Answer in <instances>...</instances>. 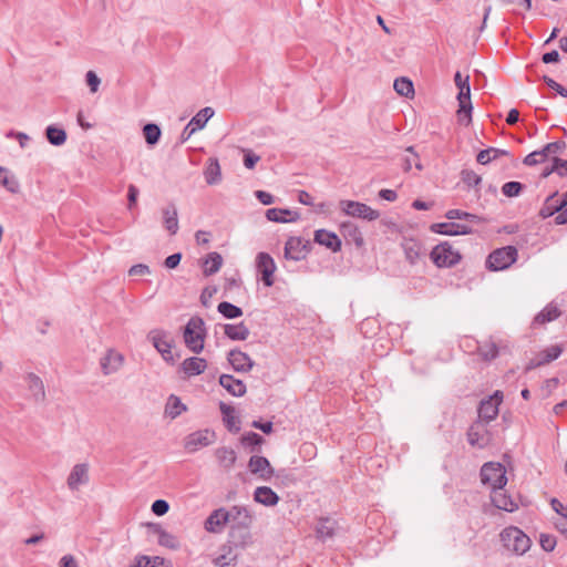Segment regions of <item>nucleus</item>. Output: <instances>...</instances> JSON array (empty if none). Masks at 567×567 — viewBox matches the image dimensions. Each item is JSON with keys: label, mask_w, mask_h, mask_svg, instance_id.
<instances>
[{"label": "nucleus", "mask_w": 567, "mask_h": 567, "mask_svg": "<svg viewBox=\"0 0 567 567\" xmlns=\"http://www.w3.org/2000/svg\"><path fill=\"white\" fill-rule=\"evenodd\" d=\"M205 321L200 317H192L184 329V342L186 347L196 354L204 350L206 338Z\"/></svg>", "instance_id": "1"}, {"label": "nucleus", "mask_w": 567, "mask_h": 567, "mask_svg": "<svg viewBox=\"0 0 567 567\" xmlns=\"http://www.w3.org/2000/svg\"><path fill=\"white\" fill-rule=\"evenodd\" d=\"M501 540L506 550L524 555L530 548L529 537L518 527L509 526L502 530Z\"/></svg>", "instance_id": "2"}, {"label": "nucleus", "mask_w": 567, "mask_h": 567, "mask_svg": "<svg viewBox=\"0 0 567 567\" xmlns=\"http://www.w3.org/2000/svg\"><path fill=\"white\" fill-rule=\"evenodd\" d=\"M518 251L514 246H505L492 251L486 258V268L501 271L511 267L517 260Z\"/></svg>", "instance_id": "3"}, {"label": "nucleus", "mask_w": 567, "mask_h": 567, "mask_svg": "<svg viewBox=\"0 0 567 567\" xmlns=\"http://www.w3.org/2000/svg\"><path fill=\"white\" fill-rule=\"evenodd\" d=\"M481 478L484 484H489L493 491H501L507 483L506 470L499 463H486L481 468Z\"/></svg>", "instance_id": "4"}, {"label": "nucleus", "mask_w": 567, "mask_h": 567, "mask_svg": "<svg viewBox=\"0 0 567 567\" xmlns=\"http://www.w3.org/2000/svg\"><path fill=\"white\" fill-rule=\"evenodd\" d=\"M430 258L440 268L453 267L461 260L458 251L454 250L452 245L447 241L436 245L431 254Z\"/></svg>", "instance_id": "5"}, {"label": "nucleus", "mask_w": 567, "mask_h": 567, "mask_svg": "<svg viewBox=\"0 0 567 567\" xmlns=\"http://www.w3.org/2000/svg\"><path fill=\"white\" fill-rule=\"evenodd\" d=\"M147 340L152 342L153 347L159 352L166 362L174 363L172 354L173 339L169 332L163 329H153L147 333Z\"/></svg>", "instance_id": "6"}, {"label": "nucleus", "mask_w": 567, "mask_h": 567, "mask_svg": "<svg viewBox=\"0 0 567 567\" xmlns=\"http://www.w3.org/2000/svg\"><path fill=\"white\" fill-rule=\"evenodd\" d=\"M216 441V433L210 429L198 430L189 433L184 439V449L188 453H195L203 447L212 445Z\"/></svg>", "instance_id": "7"}, {"label": "nucleus", "mask_w": 567, "mask_h": 567, "mask_svg": "<svg viewBox=\"0 0 567 567\" xmlns=\"http://www.w3.org/2000/svg\"><path fill=\"white\" fill-rule=\"evenodd\" d=\"M340 208L346 215L361 218L364 220H375L380 217V213L364 203L354 200H341Z\"/></svg>", "instance_id": "8"}, {"label": "nucleus", "mask_w": 567, "mask_h": 567, "mask_svg": "<svg viewBox=\"0 0 567 567\" xmlns=\"http://www.w3.org/2000/svg\"><path fill=\"white\" fill-rule=\"evenodd\" d=\"M248 468L251 474L258 475L264 481H269L275 475L278 478L286 476L285 470H280L275 473L274 467L265 456L252 455L248 462Z\"/></svg>", "instance_id": "9"}, {"label": "nucleus", "mask_w": 567, "mask_h": 567, "mask_svg": "<svg viewBox=\"0 0 567 567\" xmlns=\"http://www.w3.org/2000/svg\"><path fill=\"white\" fill-rule=\"evenodd\" d=\"M458 110L457 120L460 124L467 126L472 122L473 105L471 102V85L470 83L458 86Z\"/></svg>", "instance_id": "10"}, {"label": "nucleus", "mask_w": 567, "mask_h": 567, "mask_svg": "<svg viewBox=\"0 0 567 567\" xmlns=\"http://www.w3.org/2000/svg\"><path fill=\"white\" fill-rule=\"evenodd\" d=\"M214 114V109L206 106L194 115L181 134L182 143L186 142L195 132L204 128Z\"/></svg>", "instance_id": "11"}, {"label": "nucleus", "mask_w": 567, "mask_h": 567, "mask_svg": "<svg viewBox=\"0 0 567 567\" xmlns=\"http://www.w3.org/2000/svg\"><path fill=\"white\" fill-rule=\"evenodd\" d=\"M503 401V393L495 391L493 395L481 401L478 405V417L485 422H491L498 414L499 404Z\"/></svg>", "instance_id": "12"}, {"label": "nucleus", "mask_w": 567, "mask_h": 567, "mask_svg": "<svg viewBox=\"0 0 567 567\" xmlns=\"http://www.w3.org/2000/svg\"><path fill=\"white\" fill-rule=\"evenodd\" d=\"M231 520V513L224 507L214 509L204 523V527L208 533L219 534L225 526Z\"/></svg>", "instance_id": "13"}, {"label": "nucleus", "mask_w": 567, "mask_h": 567, "mask_svg": "<svg viewBox=\"0 0 567 567\" xmlns=\"http://www.w3.org/2000/svg\"><path fill=\"white\" fill-rule=\"evenodd\" d=\"M256 267L258 272L261 274L262 284L266 287H271L274 285V274L276 271L274 258L268 252H259L256 257Z\"/></svg>", "instance_id": "14"}, {"label": "nucleus", "mask_w": 567, "mask_h": 567, "mask_svg": "<svg viewBox=\"0 0 567 567\" xmlns=\"http://www.w3.org/2000/svg\"><path fill=\"white\" fill-rule=\"evenodd\" d=\"M430 230L435 234L446 236L470 235L473 228L467 224H460L455 221L435 223L430 226Z\"/></svg>", "instance_id": "15"}, {"label": "nucleus", "mask_w": 567, "mask_h": 567, "mask_svg": "<svg viewBox=\"0 0 567 567\" xmlns=\"http://www.w3.org/2000/svg\"><path fill=\"white\" fill-rule=\"evenodd\" d=\"M250 524L233 523L229 530V542L239 548H246L251 543Z\"/></svg>", "instance_id": "16"}, {"label": "nucleus", "mask_w": 567, "mask_h": 567, "mask_svg": "<svg viewBox=\"0 0 567 567\" xmlns=\"http://www.w3.org/2000/svg\"><path fill=\"white\" fill-rule=\"evenodd\" d=\"M309 241H305L301 237H289L285 245V258L299 261L307 255Z\"/></svg>", "instance_id": "17"}, {"label": "nucleus", "mask_w": 567, "mask_h": 567, "mask_svg": "<svg viewBox=\"0 0 567 567\" xmlns=\"http://www.w3.org/2000/svg\"><path fill=\"white\" fill-rule=\"evenodd\" d=\"M228 362L236 372L245 373L255 365L254 360L239 349H233L228 352Z\"/></svg>", "instance_id": "18"}, {"label": "nucleus", "mask_w": 567, "mask_h": 567, "mask_svg": "<svg viewBox=\"0 0 567 567\" xmlns=\"http://www.w3.org/2000/svg\"><path fill=\"white\" fill-rule=\"evenodd\" d=\"M89 482V465L86 463L75 464L68 477V487L76 491L81 485Z\"/></svg>", "instance_id": "19"}, {"label": "nucleus", "mask_w": 567, "mask_h": 567, "mask_svg": "<svg viewBox=\"0 0 567 567\" xmlns=\"http://www.w3.org/2000/svg\"><path fill=\"white\" fill-rule=\"evenodd\" d=\"M124 357L120 352L110 349L105 355L101 358V369L105 375L115 373L123 365Z\"/></svg>", "instance_id": "20"}, {"label": "nucleus", "mask_w": 567, "mask_h": 567, "mask_svg": "<svg viewBox=\"0 0 567 567\" xmlns=\"http://www.w3.org/2000/svg\"><path fill=\"white\" fill-rule=\"evenodd\" d=\"M313 240L316 244L320 246H324L333 252H337L341 249L342 243L338 235L333 231H329L327 229H318L315 231Z\"/></svg>", "instance_id": "21"}, {"label": "nucleus", "mask_w": 567, "mask_h": 567, "mask_svg": "<svg viewBox=\"0 0 567 567\" xmlns=\"http://www.w3.org/2000/svg\"><path fill=\"white\" fill-rule=\"evenodd\" d=\"M218 382L233 396H244L247 391L246 384L231 374H221Z\"/></svg>", "instance_id": "22"}, {"label": "nucleus", "mask_w": 567, "mask_h": 567, "mask_svg": "<svg viewBox=\"0 0 567 567\" xmlns=\"http://www.w3.org/2000/svg\"><path fill=\"white\" fill-rule=\"evenodd\" d=\"M24 381L31 398L35 402H43L45 400V390L41 378L34 373H28Z\"/></svg>", "instance_id": "23"}, {"label": "nucleus", "mask_w": 567, "mask_h": 567, "mask_svg": "<svg viewBox=\"0 0 567 567\" xmlns=\"http://www.w3.org/2000/svg\"><path fill=\"white\" fill-rule=\"evenodd\" d=\"M148 528L153 535L157 536V542L161 546L169 549H177L179 547L177 538L167 530L163 529L161 525L150 524Z\"/></svg>", "instance_id": "24"}, {"label": "nucleus", "mask_w": 567, "mask_h": 567, "mask_svg": "<svg viewBox=\"0 0 567 567\" xmlns=\"http://www.w3.org/2000/svg\"><path fill=\"white\" fill-rule=\"evenodd\" d=\"M207 368V361L204 358L190 357L185 359L181 364V370L186 377H195L203 373Z\"/></svg>", "instance_id": "25"}, {"label": "nucleus", "mask_w": 567, "mask_h": 567, "mask_svg": "<svg viewBox=\"0 0 567 567\" xmlns=\"http://www.w3.org/2000/svg\"><path fill=\"white\" fill-rule=\"evenodd\" d=\"M402 248L406 260L411 265H415L419 259L425 255V250L421 243L415 239H405L402 244Z\"/></svg>", "instance_id": "26"}, {"label": "nucleus", "mask_w": 567, "mask_h": 567, "mask_svg": "<svg viewBox=\"0 0 567 567\" xmlns=\"http://www.w3.org/2000/svg\"><path fill=\"white\" fill-rule=\"evenodd\" d=\"M266 217L275 223H292L299 219V213L287 208H269L266 212Z\"/></svg>", "instance_id": "27"}, {"label": "nucleus", "mask_w": 567, "mask_h": 567, "mask_svg": "<svg viewBox=\"0 0 567 567\" xmlns=\"http://www.w3.org/2000/svg\"><path fill=\"white\" fill-rule=\"evenodd\" d=\"M337 522L330 517H321L316 526L317 538L327 542L334 536Z\"/></svg>", "instance_id": "28"}, {"label": "nucleus", "mask_w": 567, "mask_h": 567, "mask_svg": "<svg viewBox=\"0 0 567 567\" xmlns=\"http://www.w3.org/2000/svg\"><path fill=\"white\" fill-rule=\"evenodd\" d=\"M224 333L233 341H245L248 339L250 331L244 322H239L224 324Z\"/></svg>", "instance_id": "29"}, {"label": "nucleus", "mask_w": 567, "mask_h": 567, "mask_svg": "<svg viewBox=\"0 0 567 567\" xmlns=\"http://www.w3.org/2000/svg\"><path fill=\"white\" fill-rule=\"evenodd\" d=\"M163 214V224L165 229L171 234L175 235L178 231V214L176 206L174 204H169L162 209Z\"/></svg>", "instance_id": "30"}, {"label": "nucleus", "mask_w": 567, "mask_h": 567, "mask_svg": "<svg viewBox=\"0 0 567 567\" xmlns=\"http://www.w3.org/2000/svg\"><path fill=\"white\" fill-rule=\"evenodd\" d=\"M204 177L208 185H217L221 182V169L216 157L208 158L204 169Z\"/></svg>", "instance_id": "31"}, {"label": "nucleus", "mask_w": 567, "mask_h": 567, "mask_svg": "<svg viewBox=\"0 0 567 567\" xmlns=\"http://www.w3.org/2000/svg\"><path fill=\"white\" fill-rule=\"evenodd\" d=\"M254 499L265 506H275L279 502V496L268 486H259L254 492Z\"/></svg>", "instance_id": "32"}, {"label": "nucleus", "mask_w": 567, "mask_h": 567, "mask_svg": "<svg viewBox=\"0 0 567 567\" xmlns=\"http://www.w3.org/2000/svg\"><path fill=\"white\" fill-rule=\"evenodd\" d=\"M215 456L219 465L229 471L233 468L237 461V454L231 447L221 446L215 450Z\"/></svg>", "instance_id": "33"}, {"label": "nucleus", "mask_w": 567, "mask_h": 567, "mask_svg": "<svg viewBox=\"0 0 567 567\" xmlns=\"http://www.w3.org/2000/svg\"><path fill=\"white\" fill-rule=\"evenodd\" d=\"M493 492L492 501L497 508L509 513L518 508L517 503L509 495H506L503 489H496Z\"/></svg>", "instance_id": "34"}, {"label": "nucleus", "mask_w": 567, "mask_h": 567, "mask_svg": "<svg viewBox=\"0 0 567 567\" xmlns=\"http://www.w3.org/2000/svg\"><path fill=\"white\" fill-rule=\"evenodd\" d=\"M219 409L227 430L233 433L239 432V420L235 416L234 408L224 402H220Z\"/></svg>", "instance_id": "35"}, {"label": "nucleus", "mask_w": 567, "mask_h": 567, "mask_svg": "<svg viewBox=\"0 0 567 567\" xmlns=\"http://www.w3.org/2000/svg\"><path fill=\"white\" fill-rule=\"evenodd\" d=\"M45 137L53 146H61L66 142V132L64 128L51 124L45 127Z\"/></svg>", "instance_id": "36"}, {"label": "nucleus", "mask_w": 567, "mask_h": 567, "mask_svg": "<svg viewBox=\"0 0 567 567\" xmlns=\"http://www.w3.org/2000/svg\"><path fill=\"white\" fill-rule=\"evenodd\" d=\"M560 316V310L557 306L549 303L542 311H539L534 318L533 324H544L551 322Z\"/></svg>", "instance_id": "37"}, {"label": "nucleus", "mask_w": 567, "mask_h": 567, "mask_svg": "<svg viewBox=\"0 0 567 567\" xmlns=\"http://www.w3.org/2000/svg\"><path fill=\"white\" fill-rule=\"evenodd\" d=\"M557 195L558 193L556 192L545 199L544 205L539 210V216L543 219L549 218L554 215H558L559 210H561V207L557 202Z\"/></svg>", "instance_id": "38"}, {"label": "nucleus", "mask_w": 567, "mask_h": 567, "mask_svg": "<svg viewBox=\"0 0 567 567\" xmlns=\"http://www.w3.org/2000/svg\"><path fill=\"white\" fill-rule=\"evenodd\" d=\"M223 265V257L220 254L214 251L209 252L204 260V275L205 276H212L216 274Z\"/></svg>", "instance_id": "39"}, {"label": "nucleus", "mask_w": 567, "mask_h": 567, "mask_svg": "<svg viewBox=\"0 0 567 567\" xmlns=\"http://www.w3.org/2000/svg\"><path fill=\"white\" fill-rule=\"evenodd\" d=\"M186 405L181 401L178 396L171 394L165 406V414L171 419H176L184 411H186Z\"/></svg>", "instance_id": "40"}, {"label": "nucleus", "mask_w": 567, "mask_h": 567, "mask_svg": "<svg viewBox=\"0 0 567 567\" xmlns=\"http://www.w3.org/2000/svg\"><path fill=\"white\" fill-rule=\"evenodd\" d=\"M217 311L226 319H236L243 316V309L228 301L219 302Z\"/></svg>", "instance_id": "41"}, {"label": "nucleus", "mask_w": 567, "mask_h": 567, "mask_svg": "<svg viewBox=\"0 0 567 567\" xmlns=\"http://www.w3.org/2000/svg\"><path fill=\"white\" fill-rule=\"evenodd\" d=\"M445 217L449 220L463 219L471 224H480L482 221L480 216L456 208L447 210Z\"/></svg>", "instance_id": "42"}, {"label": "nucleus", "mask_w": 567, "mask_h": 567, "mask_svg": "<svg viewBox=\"0 0 567 567\" xmlns=\"http://www.w3.org/2000/svg\"><path fill=\"white\" fill-rule=\"evenodd\" d=\"M491 154H494V158H498L501 156L508 155V152L506 150H501V148H496V147H488V148L482 150L478 152V154L476 156L477 163H480L481 165L488 164L489 162H492Z\"/></svg>", "instance_id": "43"}, {"label": "nucleus", "mask_w": 567, "mask_h": 567, "mask_svg": "<svg viewBox=\"0 0 567 567\" xmlns=\"http://www.w3.org/2000/svg\"><path fill=\"white\" fill-rule=\"evenodd\" d=\"M143 135L148 145L153 146L158 143L162 131L161 127L155 123H147L143 126Z\"/></svg>", "instance_id": "44"}, {"label": "nucleus", "mask_w": 567, "mask_h": 567, "mask_svg": "<svg viewBox=\"0 0 567 567\" xmlns=\"http://www.w3.org/2000/svg\"><path fill=\"white\" fill-rule=\"evenodd\" d=\"M264 441V437L256 432H247L240 437V444L244 447H250L251 451L259 450Z\"/></svg>", "instance_id": "45"}, {"label": "nucleus", "mask_w": 567, "mask_h": 567, "mask_svg": "<svg viewBox=\"0 0 567 567\" xmlns=\"http://www.w3.org/2000/svg\"><path fill=\"white\" fill-rule=\"evenodd\" d=\"M563 353V348L558 344L550 346L537 354V358L540 359V363L544 365L550 363L551 361L558 359Z\"/></svg>", "instance_id": "46"}, {"label": "nucleus", "mask_w": 567, "mask_h": 567, "mask_svg": "<svg viewBox=\"0 0 567 567\" xmlns=\"http://www.w3.org/2000/svg\"><path fill=\"white\" fill-rule=\"evenodd\" d=\"M228 513H231V520L234 523H246L251 524L252 516L249 509L245 506H233Z\"/></svg>", "instance_id": "47"}, {"label": "nucleus", "mask_w": 567, "mask_h": 567, "mask_svg": "<svg viewBox=\"0 0 567 567\" xmlns=\"http://www.w3.org/2000/svg\"><path fill=\"white\" fill-rule=\"evenodd\" d=\"M393 87L401 96L409 97L414 93L413 82L408 78H399L394 80Z\"/></svg>", "instance_id": "48"}, {"label": "nucleus", "mask_w": 567, "mask_h": 567, "mask_svg": "<svg viewBox=\"0 0 567 567\" xmlns=\"http://www.w3.org/2000/svg\"><path fill=\"white\" fill-rule=\"evenodd\" d=\"M341 229L344 236L350 237L355 246L360 247L363 245V237L359 228L352 223H343Z\"/></svg>", "instance_id": "49"}, {"label": "nucleus", "mask_w": 567, "mask_h": 567, "mask_svg": "<svg viewBox=\"0 0 567 567\" xmlns=\"http://www.w3.org/2000/svg\"><path fill=\"white\" fill-rule=\"evenodd\" d=\"M461 179L468 187H476L482 182V177L472 169H463L461 172Z\"/></svg>", "instance_id": "50"}, {"label": "nucleus", "mask_w": 567, "mask_h": 567, "mask_svg": "<svg viewBox=\"0 0 567 567\" xmlns=\"http://www.w3.org/2000/svg\"><path fill=\"white\" fill-rule=\"evenodd\" d=\"M406 152L411 153L413 155V159L409 156L403 158V169L405 172L411 171L412 166L414 165L419 171L423 168L422 164L419 161V155L414 151V146H409L405 150Z\"/></svg>", "instance_id": "51"}, {"label": "nucleus", "mask_w": 567, "mask_h": 567, "mask_svg": "<svg viewBox=\"0 0 567 567\" xmlns=\"http://www.w3.org/2000/svg\"><path fill=\"white\" fill-rule=\"evenodd\" d=\"M524 188V185L519 182H507L502 187V193L507 197L518 196Z\"/></svg>", "instance_id": "52"}, {"label": "nucleus", "mask_w": 567, "mask_h": 567, "mask_svg": "<svg viewBox=\"0 0 567 567\" xmlns=\"http://www.w3.org/2000/svg\"><path fill=\"white\" fill-rule=\"evenodd\" d=\"M566 147L565 142L563 141H556L546 144L540 151L544 154V157H548L550 154H557L560 153Z\"/></svg>", "instance_id": "53"}, {"label": "nucleus", "mask_w": 567, "mask_h": 567, "mask_svg": "<svg viewBox=\"0 0 567 567\" xmlns=\"http://www.w3.org/2000/svg\"><path fill=\"white\" fill-rule=\"evenodd\" d=\"M546 159L547 158L544 157L543 152L539 150L526 155L525 158L523 159V163L527 166H535L537 164L544 163Z\"/></svg>", "instance_id": "54"}, {"label": "nucleus", "mask_w": 567, "mask_h": 567, "mask_svg": "<svg viewBox=\"0 0 567 567\" xmlns=\"http://www.w3.org/2000/svg\"><path fill=\"white\" fill-rule=\"evenodd\" d=\"M0 184L12 194L18 193L20 188L19 182L13 176L9 177L8 173L3 174V177L0 179Z\"/></svg>", "instance_id": "55"}, {"label": "nucleus", "mask_w": 567, "mask_h": 567, "mask_svg": "<svg viewBox=\"0 0 567 567\" xmlns=\"http://www.w3.org/2000/svg\"><path fill=\"white\" fill-rule=\"evenodd\" d=\"M244 152V165L248 169H254L256 164L259 162L260 156L255 154L251 150H243Z\"/></svg>", "instance_id": "56"}, {"label": "nucleus", "mask_w": 567, "mask_h": 567, "mask_svg": "<svg viewBox=\"0 0 567 567\" xmlns=\"http://www.w3.org/2000/svg\"><path fill=\"white\" fill-rule=\"evenodd\" d=\"M539 544L545 551H553L556 546V537L549 534H540Z\"/></svg>", "instance_id": "57"}, {"label": "nucleus", "mask_w": 567, "mask_h": 567, "mask_svg": "<svg viewBox=\"0 0 567 567\" xmlns=\"http://www.w3.org/2000/svg\"><path fill=\"white\" fill-rule=\"evenodd\" d=\"M481 355L485 360H493L498 354V349L494 343L486 344L484 347L478 348Z\"/></svg>", "instance_id": "58"}, {"label": "nucleus", "mask_w": 567, "mask_h": 567, "mask_svg": "<svg viewBox=\"0 0 567 567\" xmlns=\"http://www.w3.org/2000/svg\"><path fill=\"white\" fill-rule=\"evenodd\" d=\"M543 81L548 85V87L555 90L560 96L567 97V89L559 84L558 82H556L554 79L544 75Z\"/></svg>", "instance_id": "59"}, {"label": "nucleus", "mask_w": 567, "mask_h": 567, "mask_svg": "<svg viewBox=\"0 0 567 567\" xmlns=\"http://www.w3.org/2000/svg\"><path fill=\"white\" fill-rule=\"evenodd\" d=\"M152 512L157 516H163L169 511V504L165 499H156L153 502Z\"/></svg>", "instance_id": "60"}, {"label": "nucleus", "mask_w": 567, "mask_h": 567, "mask_svg": "<svg viewBox=\"0 0 567 567\" xmlns=\"http://www.w3.org/2000/svg\"><path fill=\"white\" fill-rule=\"evenodd\" d=\"M86 84L92 93L97 92L101 80L94 71H87L85 74Z\"/></svg>", "instance_id": "61"}, {"label": "nucleus", "mask_w": 567, "mask_h": 567, "mask_svg": "<svg viewBox=\"0 0 567 567\" xmlns=\"http://www.w3.org/2000/svg\"><path fill=\"white\" fill-rule=\"evenodd\" d=\"M148 274H151V269L145 264H136L128 269L130 276H144Z\"/></svg>", "instance_id": "62"}, {"label": "nucleus", "mask_w": 567, "mask_h": 567, "mask_svg": "<svg viewBox=\"0 0 567 567\" xmlns=\"http://www.w3.org/2000/svg\"><path fill=\"white\" fill-rule=\"evenodd\" d=\"M553 164L557 167V169H555L556 174H558L560 177L567 176V159L554 157Z\"/></svg>", "instance_id": "63"}, {"label": "nucleus", "mask_w": 567, "mask_h": 567, "mask_svg": "<svg viewBox=\"0 0 567 567\" xmlns=\"http://www.w3.org/2000/svg\"><path fill=\"white\" fill-rule=\"evenodd\" d=\"M550 505H551L553 511H555L561 517L567 518V506H565L557 498H553L550 501Z\"/></svg>", "instance_id": "64"}]
</instances>
